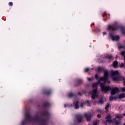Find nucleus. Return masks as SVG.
<instances>
[{
	"label": "nucleus",
	"mask_w": 125,
	"mask_h": 125,
	"mask_svg": "<svg viewBox=\"0 0 125 125\" xmlns=\"http://www.w3.org/2000/svg\"><path fill=\"white\" fill-rule=\"evenodd\" d=\"M41 115L45 116L46 117L45 118H40L38 114L33 117L30 115L29 112H26L25 113V119L21 122V125H24L25 124H27L28 122H32L33 123H42V124L40 125H45V123L48 121V118H49V112L48 111H42Z\"/></svg>",
	"instance_id": "nucleus-1"
},
{
	"label": "nucleus",
	"mask_w": 125,
	"mask_h": 125,
	"mask_svg": "<svg viewBox=\"0 0 125 125\" xmlns=\"http://www.w3.org/2000/svg\"><path fill=\"white\" fill-rule=\"evenodd\" d=\"M100 80L98 81L97 83L98 84H100V87L101 88V91L102 92H108L109 90H111V88L109 86H105V84L104 83H101L100 82Z\"/></svg>",
	"instance_id": "nucleus-2"
},
{
	"label": "nucleus",
	"mask_w": 125,
	"mask_h": 125,
	"mask_svg": "<svg viewBox=\"0 0 125 125\" xmlns=\"http://www.w3.org/2000/svg\"><path fill=\"white\" fill-rule=\"evenodd\" d=\"M104 77H102L100 78V81L107 82L108 83H110V82L109 80V73H108V70H104Z\"/></svg>",
	"instance_id": "nucleus-3"
},
{
	"label": "nucleus",
	"mask_w": 125,
	"mask_h": 125,
	"mask_svg": "<svg viewBox=\"0 0 125 125\" xmlns=\"http://www.w3.org/2000/svg\"><path fill=\"white\" fill-rule=\"evenodd\" d=\"M74 122L79 123V124L83 122V114H78L75 115Z\"/></svg>",
	"instance_id": "nucleus-4"
},
{
	"label": "nucleus",
	"mask_w": 125,
	"mask_h": 125,
	"mask_svg": "<svg viewBox=\"0 0 125 125\" xmlns=\"http://www.w3.org/2000/svg\"><path fill=\"white\" fill-rule=\"evenodd\" d=\"M84 118L86 119V122H90L91 118H92L93 114L90 112L85 113L83 114Z\"/></svg>",
	"instance_id": "nucleus-5"
},
{
	"label": "nucleus",
	"mask_w": 125,
	"mask_h": 125,
	"mask_svg": "<svg viewBox=\"0 0 125 125\" xmlns=\"http://www.w3.org/2000/svg\"><path fill=\"white\" fill-rule=\"evenodd\" d=\"M119 29V27L118 26L116 25H109L107 28V29L109 31H116V30H118Z\"/></svg>",
	"instance_id": "nucleus-6"
},
{
	"label": "nucleus",
	"mask_w": 125,
	"mask_h": 125,
	"mask_svg": "<svg viewBox=\"0 0 125 125\" xmlns=\"http://www.w3.org/2000/svg\"><path fill=\"white\" fill-rule=\"evenodd\" d=\"M98 97V94L97 93V90L93 89L91 94L92 99H95Z\"/></svg>",
	"instance_id": "nucleus-7"
},
{
	"label": "nucleus",
	"mask_w": 125,
	"mask_h": 125,
	"mask_svg": "<svg viewBox=\"0 0 125 125\" xmlns=\"http://www.w3.org/2000/svg\"><path fill=\"white\" fill-rule=\"evenodd\" d=\"M109 90H111V95H114V94H116L119 91V88L115 87L112 89L111 88Z\"/></svg>",
	"instance_id": "nucleus-8"
},
{
	"label": "nucleus",
	"mask_w": 125,
	"mask_h": 125,
	"mask_svg": "<svg viewBox=\"0 0 125 125\" xmlns=\"http://www.w3.org/2000/svg\"><path fill=\"white\" fill-rule=\"evenodd\" d=\"M110 37H111V39L112 41H119L120 40V37L119 36H115L114 37V35H113L112 33H110L109 34Z\"/></svg>",
	"instance_id": "nucleus-9"
},
{
	"label": "nucleus",
	"mask_w": 125,
	"mask_h": 125,
	"mask_svg": "<svg viewBox=\"0 0 125 125\" xmlns=\"http://www.w3.org/2000/svg\"><path fill=\"white\" fill-rule=\"evenodd\" d=\"M50 106V104H49V102H45L43 103L42 106L44 109H46V108H49V106Z\"/></svg>",
	"instance_id": "nucleus-10"
},
{
	"label": "nucleus",
	"mask_w": 125,
	"mask_h": 125,
	"mask_svg": "<svg viewBox=\"0 0 125 125\" xmlns=\"http://www.w3.org/2000/svg\"><path fill=\"white\" fill-rule=\"evenodd\" d=\"M112 79L114 82H118V81H120L121 77H120V75H116V76H112Z\"/></svg>",
	"instance_id": "nucleus-11"
},
{
	"label": "nucleus",
	"mask_w": 125,
	"mask_h": 125,
	"mask_svg": "<svg viewBox=\"0 0 125 125\" xmlns=\"http://www.w3.org/2000/svg\"><path fill=\"white\" fill-rule=\"evenodd\" d=\"M83 83V80L81 79H77L75 81V86H79Z\"/></svg>",
	"instance_id": "nucleus-12"
},
{
	"label": "nucleus",
	"mask_w": 125,
	"mask_h": 125,
	"mask_svg": "<svg viewBox=\"0 0 125 125\" xmlns=\"http://www.w3.org/2000/svg\"><path fill=\"white\" fill-rule=\"evenodd\" d=\"M52 92L51 89L45 90L43 91V93L44 95H50Z\"/></svg>",
	"instance_id": "nucleus-13"
},
{
	"label": "nucleus",
	"mask_w": 125,
	"mask_h": 125,
	"mask_svg": "<svg viewBox=\"0 0 125 125\" xmlns=\"http://www.w3.org/2000/svg\"><path fill=\"white\" fill-rule=\"evenodd\" d=\"M105 119H106V122L110 123V124L113 122V120L111 119V115L110 114H108L105 117Z\"/></svg>",
	"instance_id": "nucleus-14"
},
{
	"label": "nucleus",
	"mask_w": 125,
	"mask_h": 125,
	"mask_svg": "<svg viewBox=\"0 0 125 125\" xmlns=\"http://www.w3.org/2000/svg\"><path fill=\"white\" fill-rule=\"evenodd\" d=\"M111 74L112 77H115L116 76L119 75V71L111 70Z\"/></svg>",
	"instance_id": "nucleus-15"
},
{
	"label": "nucleus",
	"mask_w": 125,
	"mask_h": 125,
	"mask_svg": "<svg viewBox=\"0 0 125 125\" xmlns=\"http://www.w3.org/2000/svg\"><path fill=\"white\" fill-rule=\"evenodd\" d=\"M74 108L75 109H79L80 106L79 105V102L76 101L74 102Z\"/></svg>",
	"instance_id": "nucleus-16"
},
{
	"label": "nucleus",
	"mask_w": 125,
	"mask_h": 125,
	"mask_svg": "<svg viewBox=\"0 0 125 125\" xmlns=\"http://www.w3.org/2000/svg\"><path fill=\"white\" fill-rule=\"evenodd\" d=\"M67 96L69 98H72V97H74L76 96V94H73L72 92H69L67 94Z\"/></svg>",
	"instance_id": "nucleus-17"
},
{
	"label": "nucleus",
	"mask_w": 125,
	"mask_h": 125,
	"mask_svg": "<svg viewBox=\"0 0 125 125\" xmlns=\"http://www.w3.org/2000/svg\"><path fill=\"white\" fill-rule=\"evenodd\" d=\"M105 59H108L109 60H111V59H112L113 56L111 55H107L105 57Z\"/></svg>",
	"instance_id": "nucleus-18"
},
{
	"label": "nucleus",
	"mask_w": 125,
	"mask_h": 125,
	"mask_svg": "<svg viewBox=\"0 0 125 125\" xmlns=\"http://www.w3.org/2000/svg\"><path fill=\"white\" fill-rule=\"evenodd\" d=\"M98 72H104L105 71V69L99 66L97 68Z\"/></svg>",
	"instance_id": "nucleus-19"
},
{
	"label": "nucleus",
	"mask_w": 125,
	"mask_h": 125,
	"mask_svg": "<svg viewBox=\"0 0 125 125\" xmlns=\"http://www.w3.org/2000/svg\"><path fill=\"white\" fill-rule=\"evenodd\" d=\"M97 85H98V83H95L92 84V87L94 88V89L97 90Z\"/></svg>",
	"instance_id": "nucleus-20"
},
{
	"label": "nucleus",
	"mask_w": 125,
	"mask_h": 125,
	"mask_svg": "<svg viewBox=\"0 0 125 125\" xmlns=\"http://www.w3.org/2000/svg\"><path fill=\"white\" fill-rule=\"evenodd\" d=\"M125 94L124 93L120 94L118 96L119 99H122V98H125Z\"/></svg>",
	"instance_id": "nucleus-21"
},
{
	"label": "nucleus",
	"mask_w": 125,
	"mask_h": 125,
	"mask_svg": "<svg viewBox=\"0 0 125 125\" xmlns=\"http://www.w3.org/2000/svg\"><path fill=\"white\" fill-rule=\"evenodd\" d=\"M118 62L117 61H114L113 63V67H114V68H117V67H118Z\"/></svg>",
	"instance_id": "nucleus-22"
},
{
	"label": "nucleus",
	"mask_w": 125,
	"mask_h": 125,
	"mask_svg": "<svg viewBox=\"0 0 125 125\" xmlns=\"http://www.w3.org/2000/svg\"><path fill=\"white\" fill-rule=\"evenodd\" d=\"M113 124L114 125H121V122L118 121V120H116L115 121H114L113 122Z\"/></svg>",
	"instance_id": "nucleus-23"
},
{
	"label": "nucleus",
	"mask_w": 125,
	"mask_h": 125,
	"mask_svg": "<svg viewBox=\"0 0 125 125\" xmlns=\"http://www.w3.org/2000/svg\"><path fill=\"white\" fill-rule=\"evenodd\" d=\"M110 107V104L107 103L105 106V110L108 111V108Z\"/></svg>",
	"instance_id": "nucleus-24"
},
{
	"label": "nucleus",
	"mask_w": 125,
	"mask_h": 125,
	"mask_svg": "<svg viewBox=\"0 0 125 125\" xmlns=\"http://www.w3.org/2000/svg\"><path fill=\"white\" fill-rule=\"evenodd\" d=\"M121 31H122V34H123L125 35V27H122L121 28Z\"/></svg>",
	"instance_id": "nucleus-25"
},
{
	"label": "nucleus",
	"mask_w": 125,
	"mask_h": 125,
	"mask_svg": "<svg viewBox=\"0 0 125 125\" xmlns=\"http://www.w3.org/2000/svg\"><path fill=\"white\" fill-rule=\"evenodd\" d=\"M98 104H101V105H102V104H103V99H100L98 102Z\"/></svg>",
	"instance_id": "nucleus-26"
},
{
	"label": "nucleus",
	"mask_w": 125,
	"mask_h": 125,
	"mask_svg": "<svg viewBox=\"0 0 125 125\" xmlns=\"http://www.w3.org/2000/svg\"><path fill=\"white\" fill-rule=\"evenodd\" d=\"M119 66L120 68H123V67H125V64H124V63H119Z\"/></svg>",
	"instance_id": "nucleus-27"
},
{
	"label": "nucleus",
	"mask_w": 125,
	"mask_h": 125,
	"mask_svg": "<svg viewBox=\"0 0 125 125\" xmlns=\"http://www.w3.org/2000/svg\"><path fill=\"white\" fill-rule=\"evenodd\" d=\"M120 54H121V55L122 56H125V50L124 51H122V52H121Z\"/></svg>",
	"instance_id": "nucleus-28"
},
{
	"label": "nucleus",
	"mask_w": 125,
	"mask_h": 125,
	"mask_svg": "<svg viewBox=\"0 0 125 125\" xmlns=\"http://www.w3.org/2000/svg\"><path fill=\"white\" fill-rule=\"evenodd\" d=\"M95 78L96 79V80H100V78H99V76H98V74H95Z\"/></svg>",
	"instance_id": "nucleus-29"
},
{
	"label": "nucleus",
	"mask_w": 125,
	"mask_h": 125,
	"mask_svg": "<svg viewBox=\"0 0 125 125\" xmlns=\"http://www.w3.org/2000/svg\"><path fill=\"white\" fill-rule=\"evenodd\" d=\"M114 100V98H113V96H110L109 97L110 101H112V100Z\"/></svg>",
	"instance_id": "nucleus-30"
},
{
	"label": "nucleus",
	"mask_w": 125,
	"mask_h": 125,
	"mask_svg": "<svg viewBox=\"0 0 125 125\" xmlns=\"http://www.w3.org/2000/svg\"><path fill=\"white\" fill-rule=\"evenodd\" d=\"M89 71V68H85L84 69V72H85V73Z\"/></svg>",
	"instance_id": "nucleus-31"
},
{
	"label": "nucleus",
	"mask_w": 125,
	"mask_h": 125,
	"mask_svg": "<svg viewBox=\"0 0 125 125\" xmlns=\"http://www.w3.org/2000/svg\"><path fill=\"white\" fill-rule=\"evenodd\" d=\"M9 5H10V6H12V5H13V3L12 2H9L8 3Z\"/></svg>",
	"instance_id": "nucleus-32"
},
{
	"label": "nucleus",
	"mask_w": 125,
	"mask_h": 125,
	"mask_svg": "<svg viewBox=\"0 0 125 125\" xmlns=\"http://www.w3.org/2000/svg\"><path fill=\"white\" fill-rule=\"evenodd\" d=\"M121 90H122V91H123V92H125V88L122 87L121 88Z\"/></svg>",
	"instance_id": "nucleus-33"
},
{
	"label": "nucleus",
	"mask_w": 125,
	"mask_h": 125,
	"mask_svg": "<svg viewBox=\"0 0 125 125\" xmlns=\"http://www.w3.org/2000/svg\"><path fill=\"white\" fill-rule=\"evenodd\" d=\"M118 48L119 49H121V48H124V46H123L122 45H119L118 46Z\"/></svg>",
	"instance_id": "nucleus-34"
},
{
	"label": "nucleus",
	"mask_w": 125,
	"mask_h": 125,
	"mask_svg": "<svg viewBox=\"0 0 125 125\" xmlns=\"http://www.w3.org/2000/svg\"><path fill=\"white\" fill-rule=\"evenodd\" d=\"M97 118H98L99 119H100V118H101V115L98 114L97 115Z\"/></svg>",
	"instance_id": "nucleus-35"
},
{
	"label": "nucleus",
	"mask_w": 125,
	"mask_h": 125,
	"mask_svg": "<svg viewBox=\"0 0 125 125\" xmlns=\"http://www.w3.org/2000/svg\"><path fill=\"white\" fill-rule=\"evenodd\" d=\"M116 118H117V119H121V118H122V116L120 115H117L116 116Z\"/></svg>",
	"instance_id": "nucleus-36"
},
{
	"label": "nucleus",
	"mask_w": 125,
	"mask_h": 125,
	"mask_svg": "<svg viewBox=\"0 0 125 125\" xmlns=\"http://www.w3.org/2000/svg\"><path fill=\"white\" fill-rule=\"evenodd\" d=\"M80 107H81L82 108H83V103H81L80 104Z\"/></svg>",
	"instance_id": "nucleus-37"
},
{
	"label": "nucleus",
	"mask_w": 125,
	"mask_h": 125,
	"mask_svg": "<svg viewBox=\"0 0 125 125\" xmlns=\"http://www.w3.org/2000/svg\"><path fill=\"white\" fill-rule=\"evenodd\" d=\"M87 80L89 81V82H90V81H91L92 79H91L90 78H87Z\"/></svg>",
	"instance_id": "nucleus-38"
},
{
	"label": "nucleus",
	"mask_w": 125,
	"mask_h": 125,
	"mask_svg": "<svg viewBox=\"0 0 125 125\" xmlns=\"http://www.w3.org/2000/svg\"><path fill=\"white\" fill-rule=\"evenodd\" d=\"M85 103H87V104H89V101H86Z\"/></svg>",
	"instance_id": "nucleus-39"
},
{
	"label": "nucleus",
	"mask_w": 125,
	"mask_h": 125,
	"mask_svg": "<svg viewBox=\"0 0 125 125\" xmlns=\"http://www.w3.org/2000/svg\"><path fill=\"white\" fill-rule=\"evenodd\" d=\"M113 99H114L115 100H117V96L114 97Z\"/></svg>",
	"instance_id": "nucleus-40"
},
{
	"label": "nucleus",
	"mask_w": 125,
	"mask_h": 125,
	"mask_svg": "<svg viewBox=\"0 0 125 125\" xmlns=\"http://www.w3.org/2000/svg\"><path fill=\"white\" fill-rule=\"evenodd\" d=\"M93 125H97V123L96 122H95L93 123Z\"/></svg>",
	"instance_id": "nucleus-41"
},
{
	"label": "nucleus",
	"mask_w": 125,
	"mask_h": 125,
	"mask_svg": "<svg viewBox=\"0 0 125 125\" xmlns=\"http://www.w3.org/2000/svg\"><path fill=\"white\" fill-rule=\"evenodd\" d=\"M106 32H103V35H104H104H106Z\"/></svg>",
	"instance_id": "nucleus-42"
},
{
	"label": "nucleus",
	"mask_w": 125,
	"mask_h": 125,
	"mask_svg": "<svg viewBox=\"0 0 125 125\" xmlns=\"http://www.w3.org/2000/svg\"><path fill=\"white\" fill-rule=\"evenodd\" d=\"M78 95H80V96H81L82 95V93L79 92L78 93Z\"/></svg>",
	"instance_id": "nucleus-43"
},
{
	"label": "nucleus",
	"mask_w": 125,
	"mask_h": 125,
	"mask_svg": "<svg viewBox=\"0 0 125 125\" xmlns=\"http://www.w3.org/2000/svg\"><path fill=\"white\" fill-rule=\"evenodd\" d=\"M97 111V112H100V111H101V110L99 109H98Z\"/></svg>",
	"instance_id": "nucleus-44"
},
{
	"label": "nucleus",
	"mask_w": 125,
	"mask_h": 125,
	"mask_svg": "<svg viewBox=\"0 0 125 125\" xmlns=\"http://www.w3.org/2000/svg\"><path fill=\"white\" fill-rule=\"evenodd\" d=\"M107 18H110V14H108V16H107Z\"/></svg>",
	"instance_id": "nucleus-45"
},
{
	"label": "nucleus",
	"mask_w": 125,
	"mask_h": 125,
	"mask_svg": "<svg viewBox=\"0 0 125 125\" xmlns=\"http://www.w3.org/2000/svg\"><path fill=\"white\" fill-rule=\"evenodd\" d=\"M123 82H125V78H123Z\"/></svg>",
	"instance_id": "nucleus-46"
},
{
	"label": "nucleus",
	"mask_w": 125,
	"mask_h": 125,
	"mask_svg": "<svg viewBox=\"0 0 125 125\" xmlns=\"http://www.w3.org/2000/svg\"><path fill=\"white\" fill-rule=\"evenodd\" d=\"M124 85H125V81L123 82Z\"/></svg>",
	"instance_id": "nucleus-47"
},
{
	"label": "nucleus",
	"mask_w": 125,
	"mask_h": 125,
	"mask_svg": "<svg viewBox=\"0 0 125 125\" xmlns=\"http://www.w3.org/2000/svg\"><path fill=\"white\" fill-rule=\"evenodd\" d=\"M74 125H78V124L77 123H75Z\"/></svg>",
	"instance_id": "nucleus-48"
},
{
	"label": "nucleus",
	"mask_w": 125,
	"mask_h": 125,
	"mask_svg": "<svg viewBox=\"0 0 125 125\" xmlns=\"http://www.w3.org/2000/svg\"><path fill=\"white\" fill-rule=\"evenodd\" d=\"M104 21H106V20H107V19H104Z\"/></svg>",
	"instance_id": "nucleus-49"
},
{
	"label": "nucleus",
	"mask_w": 125,
	"mask_h": 125,
	"mask_svg": "<svg viewBox=\"0 0 125 125\" xmlns=\"http://www.w3.org/2000/svg\"><path fill=\"white\" fill-rule=\"evenodd\" d=\"M124 125H125V122L124 123V124H123Z\"/></svg>",
	"instance_id": "nucleus-50"
},
{
	"label": "nucleus",
	"mask_w": 125,
	"mask_h": 125,
	"mask_svg": "<svg viewBox=\"0 0 125 125\" xmlns=\"http://www.w3.org/2000/svg\"><path fill=\"white\" fill-rule=\"evenodd\" d=\"M93 25H94V23H93Z\"/></svg>",
	"instance_id": "nucleus-51"
}]
</instances>
